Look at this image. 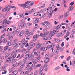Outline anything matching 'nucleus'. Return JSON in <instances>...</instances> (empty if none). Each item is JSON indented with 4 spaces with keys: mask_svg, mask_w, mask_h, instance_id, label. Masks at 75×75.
Masks as SVG:
<instances>
[{
    "mask_svg": "<svg viewBox=\"0 0 75 75\" xmlns=\"http://www.w3.org/2000/svg\"><path fill=\"white\" fill-rule=\"evenodd\" d=\"M17 53V50L16 49L14 50L12 52L11 54V56L10 57L8 58L6 60V62H9L11 63H15L16 62V60L14 59V58H15L16 57V54Z\"/></svg>",
    "mask_w": 75,
    "mask_h": 75,
    "instance_id": "obj_1",
    "label": "nucleus"
},
{
    "mask_svg": "<svg viewBox=\"0 0 75 75\" xmlns=\"http://www.w3.org/2000/svg\"><path fill=\"white\" fill-rule=\"evenodd\" d=\"M39 45L40 43H38V44L37 45L36 47L37 48H40V50L43 51V52L47 51V47H43V46L42 45Z\"/></svg>",
    "mask_w": 75,
    "mask_h": 75,
    "instance_id": "obj_2",
    "label": "nucleus"
},
{
    "mask_svg": "<svg viewBox=\"0 0 75 75\" xmlns=\"http://www.w3.org/2000/svg\"><path fill=\"white\" fill-rule=\"evenodd\" d=\"M22 41L23 42V44L21 45L20 47L21 48H23V47H24V45L27 43V41H25V39H24L22 40Z\"/></svg>",
    "mask_w": 75,
    "mask_h": 75,
    "instance_id": "obj_3",
    "label": "nucleus"
},
{
    "mask_svg": "<svg viewBox=\"0 0 75 75\" xmlns=\"http://www.w3.org/2000/svg\"><path fill=\"white\" fill-rule=\"evenodd\" d=\"M39 35H38L37 34H36L33 37V38H34L33 39V41H37V38H38V37L39 36Z\"/></svg>",
    "mask_w": 75,
    "mask_h": 75,
    "instance_id": "obj_4",
    "label": "nucleus"
},
{
    "mask_svg": "<svg viewBox=\"0 0 75 75\" xmlns=\"http://www.w3.org/2000/svg\"><path fill=\"white\" fill-rule=\"evenodd\" d=\"M58 32H59L58 31H56L55 30H53L51 33V34L52 35V36H54V35L55 34H57V33H58Z\"/></svg>",
    "mask_w": 75,
    "mask_h": 75,
    "instance_id": "obj_5",
    "label": "nucleus"
},
{
    "mask_svg": "<svg viewBox=\"0 0 75 75\" xmlns=\"http://www.w3.org/2000/svg\"><path fill=\"white\" fill-rule=\"evenodd\" d=\"M33 21H35V23H39L40 21L39 19H37L36 18H34L33 19Z\"/></svg>",
    "mask_w": 75,
    "mask_h": 75,
    "instance_id": "obj_6",
    "label": "nucleus"
},
{
    "mask_svg": "<svg viewBox=\"0 0 75 75\" xmlns=\"http://www.w3.org/2000/svg\"><path fill=\"white\" fill-rule=\"evenodd\" d=\"M26 64V67L25 68V70H29L30 69V65L28 63H27Z\"/></svg>",
    "mask_w": 75,
    "mask_h": 75,
    "instance_id": "obj_7",
    "label": "nucleus"
},
{
    "mask_svg": "<svg viewBox=\"0 0 75 75\" xmlns=\"http://www.w3.org/2000/svg\"><path fill=\"white\" fill-rule=\"evenodd\" d=\"M19 6L21 7H23V8H26L27 7H26V5L25 4H21L19 5Z\"/></svg>",
    "mask_w": 75,
    "mask_h": 75,
    "instance_id": "obj_8",
    "label": "nucleus"
},
{
    "mask_svg": "<svg viewBox=\"0 0 75 75\" xmlns=\"http://www.w3.org/2000/svg\"><path fill=\"white\" fill-rule=\"evenodd\" d=\"M54 5L53 4H50V7H49L47 8V10H52V7L54 6Z\"/></svg>",
    "mask_w": 75,
    "mask_h": 75,
    "instance_id": "obj_9",
    "label": "nucleus"
},
{
    "mask_svg": "<svg viewBox=\"0 0 75 75\" xmlns=\"http://www.w3.org/2000/svg\"><path fill=\"white\" fill-rule=\"evenodd\" d=\"M50 61V58H47L46 59H45L44 61L45 63H48V62Z\"/></svg>",
    "mask_w": 75,
    "mask_h": 75,
    "instance_id": "obj_10",
    "label": "nucleus"
},
{
    "mask_svg": "<svg viewBox=\"0 0 75 75\" xmlns=\"http://www.w3.org/2000/svg\"><path fill=\"white\" fill-rule=\"evenodd\" d=\"M69 16V12H67L65 13L64 15V17H67Z\"/></svg>",
    "mask_w": 75,
    "mask_h": 75,
    "instance_id": "obj_11",
    "label": "nucleus"
},
{
    "mask_svg": "<svg viewBox=\"0 0 75 75\" xmlns=\"http://www.w3.org/2000/svg\"><path fill=\"white\" fill-rule=\"evenodd\" d=\"M47 24H48V21L42 23V25L43 27H44V26L45 27V26L47 25Z\"/></svg>",
    "mask_w": 75,
    "mask_h": 75,
    "instance_id": "obj_12",
    "label": "nucleus"
},
{
    "mask_svg": "<svg viewBox=\"0 0 75 75\" xmlns=\"http://www.w3.org/2000/svg\"><path fill=\"white\" fill-rule=\"evenodd\" d=\"M65 68H67L66 69V71H70V69L68 68H69V67L67 65H65L64 66Z\"/></svg>",
    "mask_w": 75,
    "mask_h": 75,
    "instance_id": "obj_13",
    "label": "nucleus"
},
{
    "mask_svg": "<svg viewBox=\"0 0 75 75\" xmlns=\"http://www.w3.org/2000/svg\"><path fill=\"white\" fill-rule=\"evenodd\" d=\"M59 49H56V50L54 51V54L55 55H57V54H58V52L57 51V50H58Z\"/></svg>",
    "mask_w": 75,
    "mask_h": 75,
    "instance_id": "obj_14",
    "label": "nucleus"
},
{
    "mask_svg": "<svg viewBox=\"0 0 75 75\" xmlns=\"http://www.w3.org/2000/svg\"><path fill=\"white\" fill-rule=\"evenodd\" d=\"M19 30H16L13 31V34H17V33H19Z\"/></svg>",
    "mask_w": 75,
    "mask_h": 75,
    "instance_id": "obj_15",
    "label": "nucleus"
},
{
    "mask_svg": "<svg viewBox=\"0 0 75 75\" xmlns=\"http://www.w3.org/2000/svg\"><path fill=\"white\" fill-rule=\"evenodd\" d=\"M52 37L51 35H49L47 37V40H51V39H52Z\"/></svg>",
    "mask_w": 75,
    "mask_h": 75,
    "instance_id": "obj_16",
    "label": "nucleus"
},
{
    "mask_svg": "<svg viewBox=\"0 0 75 75\" xmlns=\"http://www.w3.org/2000/svg\"><path fill=\"white\" fill-rule=\"evenodd\" d=\"M40 36H41L43 37H45L46 36L45 34V33H41L40 35Z\"/></svg>",
    "mask_w": 75,
    "mask_h": 75,
    "instance_id": "obj_17",
    "label": "nucleus"
},
{
    "mask_svg": "<svg viewBox=\"0 0 75 75\" xmlns=\"http://www.w3.org/2000/svg\"><path fill=\"white\" fill-rule=\"evenodd\" d=\"M24 31H22L20 33V36H21V37H22V36H23V35H24Z\"/></svg>",
    "mask_w": 75,
    "mask_h": 75,
    "instance_id": "obj_18",
    "label": "nucleus"
},
{
    "mask_svg": "<svg viewBox=\"0 0 75 75\" xmlns=\"http://www.w3.org/2000/svg\"><path fill=\"white\" fill-rule=\"evenodd\" d=\"M8 47L7 46H6L4 47V51H7V50H8Z\"/></svg>",
    "mask_w": 75,
    "mask_h": 75,
    "instance_id": "obj_19",
    "label": "nucleus"
},
{
    "mask_svg": "<svg viewBox=\"0 0 75 75\" xmlns=\"http://www.w3.org/2000/svg\"><path fill=\"white\" fill-rule=\"evenodd\" d=\"M38 74L39 75H45V73H43L42 71H40L39 72Z\"/></svg>",
    "mask_w": 75,
    "mask_h": 75,
    "instance_id": "obj_20",
    "label": "nucleus"
},
{
    "mask_svg": "<svg viewBox=\"0 0 75 75\" xmlns=\"http://www.w3.org/2000/svg\"><path fill=\"white\" fill-rule=\"evenodd\" d=\"M71 32V30H68L66 33V35H69L70 34V33Z\"/></svg>",
    "mask_w": 75,
    "mask_h": 75,
    "instance_id": "obj_21",
    "label": "nucleus"
},
{
    "mask_svg": "<svg viewBox=\"0 0 75 75\" xmlns=\"http://www.w3.org/2000/svg\"><path fill=\"white\" fill-rule=\"evenodd\" d=\"M18 72L17 71H14L13 72H12L13 74H14V75H16L17 74Z\"/></svg>",
    "mask_w": 75,
    "mask_h": 75,
    "instance_id": "obj_22",
    "label": "nucleus"
},
{
    "mask_svg": "<svg viewBox=\"0 0 75 75\" xmlns=\"http://www.w3.org/2000/svg\"><path fill=\"white\" fill-rule=\"evenodd\" d=\"M35 45L34 44H34H33L32 45H30V46L29 47H30V49H32V48H33L34 47Z\"/></svg>",
    "mask_w": 75,
    "mask_h": 75,
    "instance_id": "obj_23",
    "label": "nucleus"
},
{
    "mask_svg": "<svg viewBox=\"0 0 75 75\" xmlns=\"http://www.w3.org/2000/svg\"><path fill=\"white\" fill-rule=\"evenodd\" d=\"M73 10V8L72 6H71L69 8V11H72Z\"/></svg>",
    "mask_w": 75,
    "mask_h": 75,
    "instance_id": "obj_24",
    "label": "nucleus"
},
{
    "mask_svg": "<svg viewBox=\"0 0 75 75\" xmlns=\"http://www.w3.org/2000/svg\"><path fill=\"white\" fill-rule=\"evenodd\" d=\"M65 34V33H64V31H63L62 32L60 33V34L61 36H62V35H64Z\"/></svg>",
    "mask_w": 75,
    "mask_h": 75,
    "instance_id": "obj_25",
    "label": "nucleus"
},
{
    "mask_svg": "<svg viewBox=\"0 0 75 75\" xmlns=\"http://www.w3.org/2000/svg\"><path fill=\"white\" fill-rule=\"evenodd\" d=\"M11 45H12V43L11 42H8L7 43L8 46H10Z\"/></svg>",
    "mask_w": 75,
    "mask_h": 75,
    "instance_id": "obj_26",
    "label": "nucleus"
},
{
    "mask_svg": "<svg viewBox=\"0 0 75 75\" xmlns=\"http://www.w3.org/2000/svg\"><path fill=\"white\" fill-rule=\"evenodd\" d=\"M32 62L33 64H37V62L35 61V60L34 59H33Z\"/></svg>",
    "mask_w": 75,
    "mask_h": 75,
    "instance_id": "obj_27",
    "label": "nucleus"
},
{
    "mask_svg": "<svg viewBox=\"0 0 75 75\" xmlns=\"http://www.w3.org/2000/svg\"><path fill=\"white\" fill-rule=\"evenodd\" d=\"M60 68H61V67H60L59 66H58V67H57L55 68V70H58V69H60Z\"/></svg>",
    "mask_w": 75,
    "mask_h": 75,
    "instance_id": "obj_28",
    "label": "nucleus"
},
{
    "mask_svg": "<svg viewBox=\"0 0 75 75\" xmlns=\"http://www.w3.org/2000/svg\"><path fill=\"white\" fill-rule=\"evenodd\" d=\"M52 48H54V47H55V43H53L51 45Z\"/></svg>",
    "mask_w": 75,
    "mask_h": 75,
    "instance_id": "obj_29",
    "label": "nucleus"
},
{
    "mask_svg": "<svg viewBox=\"0 0 75 75\" xmlns=\"http://www.w3.org/2000/svg\"><path fill=\"white\" fill-rule=\"evenodd\" d=\"M52 48H54V47H55V43H53L51 45Z\"/></svg>",
    "mask_w": 75,
    "mask_h": 75,
    "instance_id": "obj_30",
    "label": "nucleus"
},
{
    "mask_svg": "<svg viewBox=\"0 0 75 75\" xmlns=\"http://www.w3.org/2000/svg\"><path fill=\"white\" fill-rule=\"evenodd\" d=\"M46 16V14H43L42 16H41V18H44V17H45Z\"/></svg>",
    "mask_w": 75,
    "mask_h": 75,
    "instance_id": "obj_31",
    "label": "nucleus"
},
{
    "mask_svg": "<svg viewBox=\"0 0 75 75\" xmlns=\"http://www.w3.org/2000/svg\"><path fill=\"white\" fill-rule=\"evenodd\" d=\"M34 55H36V56H38V55H39V54H38V53H37V52H34Z\"/></svg>",
    "mask_w": 75,
    "mask_h": 75,
    "instance_id": "obj_32",
    "label": "nucleus"
},
{
    "mask_svg": "<svg viewBox=\"0 0 75 75\" xmlns=\"http://www.w3.org/2000/svg\"><path fill=\"white\" fill-rule=\"evenodd\" d=\"M3 40L4 41V43H6L7 42V40H6V38H4L3 39Z\"/></svg>",
    "mask_w": 75,
    "mask_h": 75,
    "instance_id": "obj_33",
    "label": "nucleus"
},
{
    "mask_svg": "<svg viewBox=\"0 0 75 75\" xmlns=\"http://www.w3.org/2000/svg\"><path fill=\"white\" fill-rule=\"evenodd\" d=\"M23 42L22 41H19L18 42V43H17V45H20L21 44V42Z\"/></svg>",
    "mask_w": 75,
    "mask_h": 75,
    "instance_id": "obj_34",
    "label": "nucleus"
},
{
    "mask_svg": "<svg viewBox=\"0 0 75 75\" xmlns=\"http://www.w3.org/2000/svg\"><path fill=\"white\" fill-rule=\"evenodd\" d=\"M17 45V43H15L13 44V47H16Z\"/></svg>",
    "mask_w": 75,
    "mask_h": 75,
    "instance_id": "obj_35",
    "label": "nucleus"
},
{
    "mask_svg": "<svg viewBox=\"0 0 75 75\" xmlns=\"http://www.w3.org/2000/svg\"><path fill=\"white\" fill-rule=\"evenodd\" d=\"M40 71H44V67H41L40 68Z\"/></svg>",
    "mask_w": 75,
    "mask_h": 75,
    "instance_id": "obj_36",
    "label": "nucleus"
},
{
    "mask_svg": "<svg viewBox=\"0 0 75 75\" xmlns=\"http://www.w3.org/2000/svg\"><path fill=\"white\" fill-rule=\"evenodd\" d=\"M30 35V33H27L26 34V37H29Z\"/></svg>",
    "mask_w": 75,
    "mask_h": 75,
    "instance_id": "obj_37",
    "label": "nucleus"
},
{
    "mask_svg": "<svg viewBox=\"0 0 75 75\" xmlns=\"http://www.w3.org/2000/svg\"><path fill=\"white\" fill-rule=\"evenodd\" d=\"M70 58H71V57L70 56H69L66 59L67 61H69Z\"/></svg>",
    "mask_w": 75,
    "mask_h": 75,
    "instance_id": "obj_38",
    "label": "nucleus"
},
{
    "mask_svg": "<svg viewBox=\"0 0 75 75\" xmlns=\"http://www.w3.org/2000/svg\"><path fill=\"white\" fill-rule=\"evenodd\" d=\"M13 71V69H11L9 71V73H11V72H12Z\"/></svg>",
    "mask_w": 75,
    "mask_h": 75,
    "instance_id": "obj_39",
    "label": "nucleus"
},
{
    "mask_svg": "<svg viewBox=\"0 0 75 75\" xmlns=\"http://www.w3.org/2000/svg\"><path fill=\"white\" fill-rule=\"evenodd\" d=\"M74 3H75L74 2H71V3H70V5H71V6H73Z\"/></svg>",
    "mask_w": 75,
    "mask_h": 75,
    "instance_id": "obj_40",
    "label": "nucleus"
},
{
    "mask_svg": "<svg viewBox=\"0 0 75 75\" xmlns=\"http://www.w3.org/2000/svg\"><path fill=\"white\" fill-rule=\"evenodd\" d=\"M11 8H15V9L17 8V7H16L14 6H11Z\"/></svg>",
    "mask_w": 75,
    "mask_h": 75,
    "instance_id": "obj_41",
    "label": "nucleus"
},
{
    "mask_svg": "<svg viewBox=\"0 0 75 75\" xmlns=\"http://www.w3.org/2000/svg\"><path fill=\"white\" fill-rule=\"evenodd\" d=\"M32 23H28V25L29 26V27H30V26H31L32 25Z\"/></svg>",
    "mask_w": 75,
    "mask_h": 75,
    "instance_id": "obj_42",
    "label": "nucleus"
},
{
    "mask_svg": "<svg viewBox=\"0 0 75 75\" xmlns=\"http://www.w3.org/2000/svg\"><path fill=\"white\" fill-rule=\"evenodd\" d=\"M9 55H10V54H9L8 53H7L5 54V56L6 57H8V56H9Z\"/></svg>",
    "mask_w": 75,
    "mask_h": 75,
    "instance_id": "obj_43",
    "label": "nucleus"
},
{
    "mask_svg": "<svg viewBox=\"0 0 75 75\" xmlns=\"http://www.w3.org/2000/svg\"><path fill=\"white\" fill-rule=\"evenodd\" d=\"M56 36L57 37H61V33H59V34H57L56 35Z\"/></svg>",
    "mask_w": 75,
    "mask_h": 75,
    "instance_id": "obj_44",
    "label": "nucleus"
},
{
    "mask_svg": "<svg viewBox=\"0 0 75 75\" xmlns=\"http://www.w3.org/2000/svg\"><path fill=\"white\" fill-rule=\"evenodd\" d=\"M28 56H29V54H28L26 55L25 56V59H27V58H28Z\"/></svg>",
    "mask_w": 75,
    "mask_h": 75,
    "instance_id": "obj_45",
    "label": "nucleus"
},
{
    "mask_svg": "<svg viewBox=\"0 0 75 75\" xmlns=\"http://www.w3.org/2000/svg\"><path fill=\"white\" fill-rule=\"evenodd\" d=\"M56 48H57V49H58V48H59V44L57 45L56 46Z\"/></svg>",
    "mask_w": 75,
    "mask_h": 75,
    "instance_id": "obj_46",
    "label": "nucleus"
},
{
    "mask_svg": "<svg viewBox=\"0 0 75 75\" xmlns=\"http://www.w3.org/2000/svg\"><path fill=\"white\" fill-rule=\"evenodd\" d=\"M49 33H50V32H47L45 33V35H46H46H47L49 34Z\"/></svg>",
    "mask_w": 75,
    "mask_h": 75,
    "instance_id": "obj_47",
    "label": "nucleus"
},
{
    "mask_svg": "<svg viewBox=\"0 0 75 75\" xmlns=\"http://www.w3.org/2000/svg\"><path fill=\"white\" fill-rule=\"evenodd\" d=\"M72 53L73 55H75V48H74V49L73 50L72 52Z\"/></svg>",
    "mask_w": 75,
    "mask_h": 75,
    "instance_id": "obj_48",
    "label": "nucleus"
},
{
    "mask_svg": "<svg viewBox=\"0 0 75 75\" xmlns=\"http://www.w3.org/2000/svg\"><path fill=\"white\" fill-rule=\"evenodd\" d=\"M51 47H52L51 45H49L47 46V48L48 49H50V48H51Z\"/></svg>",
    "mask_w": 75,
    "mask_h": 75,
    "instance_id": "obj_49",
    "label": "nucleus"
},
{
    "mask_svg": "<svg viewBox=\"0 0 75 75\" xmlns=\"http://www.w3.org/2000/svg\"><path fill=\"white\" fill-rule=\"evenodd\" d=\"M61 27V25H60V26H59V25H58L57 26V29H59L60 28V27Z\"/></svg>",
    "mask_w": 75,
    "mask_h": 75,
    "instance_id": "obj_50",
    "label": "nucleus"
},
{
    "mask_svg": "<svg viewBox=\"0 0 75 75\" xmlns=\"http://www.w3.org/2000/svg\"><path fill=\"white\" fill-rule=\"evenodd\" d=\"M31 1H28L26 2L25 3V4H28L30 3H31Z\"/></svg>",
    "mask_w": 75,
    "mask_h": 75,
    "instance_id": "obj_51",
    "label": "nucleus"
},
{
    "mask_svg": "<svg viewBox=\"0 0 75 75\" xmlns=\"http://www.w3.org/2000/svg\"><path fill=\"white\" fill-rule=\"evenodd\" d=\"M25 66V65L24 64H22L21 66V68H24V67Z\"/></svg>",
    "mask_w": 75,
    "mask_h": 75,
    "instance_id": "obj_52",
    "label": "nucleus"
},
{
    "mask_svg": "<svg viewBox=\"0 0 75 75\" xmlns=\"http://www.w3.org/2000/svg\"><path fill=\"white\" fill-rule=\"evenodd\" d=\"M6 31H7V30H6V29H4L3 30H2L1 31L2 33H4V32H6Z\"/></svg>",
    "mask_w": 75,
    "mask_h": 75,
    "instance_id": "obj_53",
    "label": "nucleus"
},
{
    "mask_svg": "<svg viewBox=\"0 0 75 75\" xmlns=\"http://www.w3.org/2000/svg\"><path fill=\"white\" fill-rule=\"evenodd\" d=\"M50 57H53V53H51L50 54Z\"/></svg>",
    "mask_w": 75,
    "mask_h": 75,
    "instance_id": "obj_54",
    "label": "nucleus"
},
{
    "mask_svg": "<svg viewBox=\"0 0 75 75\" xmlns=\"http://www.w3.org/2000/svg\"><path fill=\"white\" fill-rule=\"evenodd\" d=\"M40 58H38L37 59V62H39V61H40Z\"/></svg>",
    "mask_w": 75,
    "mask_h": 75,
    "instance_id": "obj_55",
    "label": "nucleus"
},
{
    "mask_svg": "<svg viewBox=\"0 0 75 75\" xmlns=\"http://www.w3.org/2000/svg\"><path fill=\"white\" fill-rule=\"evenodd\" d=\"M43 39L45 40H46L48 39L47 38V37H46V36H45L44 37V38H43Z\"/></svg>",
    "mask_w": 75,
    "mask_h": 75,
    "instance_id": "obj_56",
    "label": "nucleus"
},
{
    "mask_svg": "<svg viewBox=\"0 0 75 75\" xmlns=\"http://www.w3.org/2000/svg\"><path fill=\"white\" fill-rule=\"evenodd\" d=\"M4 27L3 26H0V29L1 30V29H3V28H4Z\"/></svg>",
    "mask_w": 75,
    "mask_h": 75,
    "instance_id": "obj_57",
    "label": "nucleus"
},
{
    "mask_svg": "<svg viewBox=\"0 0 75 75\" xmlns=\"http://www.w3.org/2000/svg\"><path fill=\"white\" fill-rule=\"evenodd\" d=\"M70 37L71 38H74V35H73L71 34L70 35Z\"/></svg>",
    "mask_w": 75,
    "mask_h": 75,
    "instance_id": "obj_58",
    "label": "nucleus"
},
{
    "mask_svg": "<svg viewBox=\"0 0 75 75\" xmlns=\"http://www.w3.org/2000/svg\"><path fill=\"white\" fill-rule=\"evenodd\" d=\"M55 2V0H52L51 1V3H54Z\"/></svg>",
    "mask_w": 75,
    "mask_h": 75,
    "instance_id": "obj_59",
    "label": "nucleus"
},
{
    "mask_svg": "<svg viewBox=\"0 0 75 75\" xmlns=\"http://www.w3.org/2000/svg\"><path fill=\"white\" fill-rule=\"evenodd\" d=\"M75 33V30L73 29L72 31V34H74Z\"/></svg>",
    "mask_w": 75,
    "mask_h": 75,
    "instance_id": "obj_60",
    "label": "nucleus"
},
{
    "mask_svg": "<svg viewBox=\"0 0 75 75\" xmlns=\"http://www.w3.org/2000/svg\"><path fill=\"white\" fill-rule=\"evenodd\" d=\"M20 74H21V75H24V72L23 71H22L20 73Z\"/></svg>",
    "mask_w": 75,
    "mask_h": 75,
    "instance_id": "obj_61",
    "label": "nucleus"
},
{
    "mask_svg": "<svg viewBox=\"0 0 75 75\" xmlns=\"http://www.w3.org/2000/svg\"><path fill=\"white\" fill-rule=\"evenodd\" d=\"M26 50H25V49H23L22 50H21V52H24V51H25Z\"/></svg>",
    "mask_w": 75,
    "mask_h": 75,
    "instance_id": "obj_62",
    "label": "nucleus"
},
{
    "mask_svg": "<svg viewBox=\"0 0 75 75\" xmlns=\"http://www.w3.org/2000/svg\"><path fill=\"white\" fill-rule=\"evenodd\" d=\"M65 43L64 42H63L61 44V47H63L64 46V44Z\"/></svg>",
    "mask_w": 75,
    "mask_h": 75,
    "instance_id": "obj_63",
    "label": "nucleus"
},
{
    "mask_svg": "<svg viewBox=\"0 0 75 75\" xmlns=\"http://www.w3.org/2000/svg\"><path fill=\"white\" fill-rule=\"evenodd\" d=\"M34 75H37V71H35Z\"/></svg>",
    "mask_w": 75,
    "mask_h": 75,
    "instance_id": "obj_64",
    "label": "nucleus"
}]
</instances>
